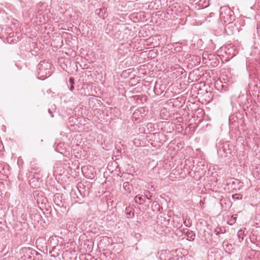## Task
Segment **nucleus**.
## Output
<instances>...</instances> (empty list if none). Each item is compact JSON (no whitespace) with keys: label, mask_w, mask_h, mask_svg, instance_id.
<instances>
[{"label":"nucleus","mask_w":260,"mask_h":260,"mask_svg":"<svg viewBox=\"0 0 260 260\" xmlns=\"http://www.w3.org/2000/svg\"><path fill=\"white\" fill-rule=\"evenodd\" d=\"M234 150V147L229 142L219 143L217 146L218 155L220 157H226L231 154Z\"/></svg>","instance_id":"nucleus-1"},{"label":"nucleus","mask_w":260,"mask_h":260,"mask_svg":"<svg viewBox=\"0 0 260 260\" xmlns=\"http://www.w3.org/2000/svg\"><path fill=\"white\" fill-rule=\"evenodd\" d=\"M51 72V64L48 62L41 61L38 66L39 78L44 80L49 77Z\"/></svg>","instance_id":"nucleus-2"},{"label":"nucleus","mask_w":260,"mask_h":260,"mask_svg":"<svg viewBox=\"0 0 260 260\" xmlns=\"http://www.w3.org/2000/svg\"><path fill=\"white\" fill-rule=\"evenodd\" d=\"M219 17L224 22L230 24L234 20V13L229 7H221L219 11Z\"/></svg>","instance_id":"nucleus-3"},{"label":"nucleus","mask_w":260,"mask_h":260,"mask_svg":"<svg viewBox=\"0 0 260 260\" xmlns=\"http://www.w3.org/2000/svg\"><path fill=\"white\" fill-rule=\"evenodd\" d=\"M148 109L145 107H141L136 109L132 115V120L134 122L139 123L145 120L148 115Z\"/></svg>","instance_id":"nucleus-4"},{"label":"nucleus","mask_w":260,"mask_h":260,"mask_svg":"<svg viewBox=\"0 0 260 260\" xmlns=\"http://www.w3.org/2000/svg\"><path fill=\"white\" fill-rule=\"evenodd\" d=\"M218 53H220V55L222 56L224 55L226 56V58L228 60L230 58H232L236 55L235 49L234 48V46L231 44H228L222 46L218 51Z\"/></svg>","instance_id":"nucleus-5"},{"label":"nucleus","mask_w":260,"mask_h":260,"mask_svg":"<svg viewBox=\"0 0 260 260\" xmlns=\"http://www.w3.org/2000/svg\"><path fill=\"white\" fill-rule=\"evenodd\" d=\"M157 256L160 260H176V258L167 250L158 252Z\"/></svg>","instance_id":"nucleus-6"},{"label":"nucleus","mask_w":260,"mask_h":260,"mask_svg":"<svg viewBox=\"0 0 260 260\" xmlns=\"http://www.w3.org/2000/svg\"><path fill=\"white\" fill-rule=\"evenodd\" d=\"M169 224V221L166 220L165 217H160L158 218L157 221V228L159 229L158 232H165Z\"/></svg>","instance_id":"nucleus-7"},{"label":"nucleus","mask_w":260,"mask_h":260,"mask_svg":"<svg viewBox=\"0 0 260 260\" xmlns=\"http://www.w3.org/2000/svg\"><path fill=\"white\" fill-rule=\"evenodd\" d=\"M59 237L57 236L51 237L49 238L48 240V246L50 247L52 249L51 250L49 251V253H51L53 251L55 248L56 246L58 245V238Z\"/></svg>","instance_id":"nucleus-8"},{"label":"nucleus","mask_w":260,"mask_h":260,"mask_svg":"<svg viewBox=\"0 0 260 260\" xmlns=\"http://www.w3.org/2000/svg\"><path fill=\"white\" fill-rule=\"evenodd\" d=\"M245 231V228L241 229L239 230L237 233V236L240 242L243 240L244 236L246 235Z\"/></svg>","instance_id":"nucleus-9"},{"label":"nucleus","mask_w":260,"mask_h":260,"mask_svg":"<svg viewBox=\"0 0 260 260\" xmlns=\"http://www.w3.org/2000/svg\"><path fill=\"white\" fill-rule=\"evenodd\" d=\"M135 201L136 203L139 205H142L146 202L145 197L143 195H137L135 198Z\"/></svg>","instance_id":"nucleus-10"},{"label":"nucleus","mask_w":260,"mask_h":260,"mask_svg":"<svg viewBox=\"0 0 260 260\" xmlns=\"http://www.w3.org/2000/svg\"><path fill=\"white\" fill-rule=\"evenodd\" d=\"M222 247L225 251H230L233 249V246L231 244L228 243L227 241H224L222 243Z\"/></svg>","instance_id":"nucleus-11"},{"label":"nucleus","mask_w":260,"mask_h":260,"mask_svg":"<svg viewBox=\"0 0 260 260\" xmlns=\"http://www.w3.org/2000/svg\"><path fill=\"white\" fill-rule=\"evenodd\" d=\"M37 7L38 8V13L40 15H41L43 14V10L41 9V8H44L45 9H46L47 7V4L46 3H40L38 4Z\"/></svg>","instance_id":"nucleus-12"},{"label":"nucleus","mask_w":260,"mask_h":260,"mask_svg":"<svg viewBox=\"0 0 260 260\" xmlns=\"http://www.w3.org/2000/svg\"><path fill=\"white\" fill-rule=\"evenodd\" d=\"M225 232V230L224 228L217 227L214 231V233L216 235H218L220 234H223Z\"/></svg>","instance_id":"nucleus-13"},{"label":"nucleus","mask_w":260,"mask_h":260,"mask_svg":"<svg viewBox=\"0 0 260 260\" xmlns=\"http://www.w3.org/2000/svg\"><path fill=\"white\" fill-rule=\"evenodd\" d=\"M131 186L132 185H130L128 182H125L123 183V188L128 192H131Z\"/></svg>","instance_id":"nucleus-14"},{"label":"nucleus","mask_w":260,"mask_h":260,"mask_svg":"<svg viewBox=\"0 0 260 260\" xmlns=\"http://www.w3.org/2000/svg\"><path fill=\"white\" fill-rule=\"evenodd\" d=\"M213 57V55L212 54H209L208 53H203V61L204 62V63H207L206 59L207 58H209V59H211V58Z\"/></svg>","instance_id":"nucleus-15"},{"label":"nucleus","mask_w":260,"mask_h":260,"mask_svg":"<svg viewBox=\"0 0 260 260\" xmlns=\"http://www.w3.org/2000/svg\"><path fill=\"white\" fill-rule=\"evenodd\" d=\"M186 236L187 238H189L190 240H193L196 237V235L192 231H187L186 232Z\"/></svg>","instance_id":"nucleus-16"},{"label":"nucleus","mask_w":260,"mask_h":260,"mask_svg":"<svg viewBox=\"0 0 260 260\" xmlns=\"http://www.w3.org/2000/svg\"><path fill=\"white\" fill-rule=\"evenodd\" d=\"M143 196L145 197V200L147 199L148 200L150 201V202H151L152 200L151 198L152 197V196L150 195V192L149 191L145 190L144 191V195Z\"/></svg>","instance_id":"nucleus-17"},{"label":"nucleus","mask_w":260,"mask_h":260,"mask_svg":"<svg viewBox=\"0 0 260 260\" xmlns=\"http://www.w3.org/2000/svg\"><path fill=\"white\" fill-rule=\"evenodd\" d=\"M125 214L126 215L127 218H132L134 215V213L131 212V211L129 210V208H126Z\"/></svg>","instance_id":"nucleus-18"},{"label":"nucleus","mask_w":260,"mask_h":260,"mask_svg":"<svg viewBox=\"0 0 260 260\" xmlns=\"http://www.w3.org/2000/svg\"><path fill=\"white\" fill-rule=\"evenodd\" d=\"M236 221V217L232 216L231 218L228 221V223L230 225H233Z\"/></svg>","instance_id":"nucleus-19"},{"label":"nucleus","mask_w":260,"mask_h":260,"mask_svg":"<svg viewBox=\"0 0 260 260\" xmlns=\"http://www.w3.org/2000/svg\"><path fill=\"white\" fill-rule=\"evenodd\" d=\"M69 83L71 85L70 90L72 91L74 89V79L72 77L70 78Z\"/></svg>","instance_id":"nucleus-20"},{"label":"nucleus","mask_w":260,"mask_h":260,"mask_svg":"<svg viewBox=\"0 0 260 260\" xmlns=\"http://www.w3.org/2000/svg\"><path fill=\"white\" fill-rule=\"evenodd\" d=\"M173 222H174L173 226L174 228L178 229L182 226V224L181 222L177 221V222L176 223L175 220L174 219H173Z\"/></svg>","instance_id":"nucleus-21"},{"label":"nucleus","mask_w":260,"mask_h":260,"mask_svg":"<svg viewBox=\"0 0 260 260\" xmlns=\"http://www.w3.org/2000/svg\"><path fill=\"white\" fill-rule=\"evenodd\" d=\"M232 198L234 200H239L242 199V196H241V194H235L232 196Z\"/></svg>","instance_id":"nucleus-22"},{"label":"nucleus","mask_w":260,"mask_h":260,"mask_svg":"<svg viewBox=\"0 0 260 260\" xmlns=\"http://www.w3.org/2000/svg\"><path fill=\"white\" fill-rule=\"evenodd\" d=\"M183 222L184 225L187 227H190L191 226V223L190 222L189 220H187L186 218L185 220H184Z\"/></svg>","instance_id":"nucleus-23"},{"label":"nucleus","mask_w":260,"mask_h":260,"mask_svg":"<svg viewBox=\"0 0 260 260\" xmlns=\"http://www.w3.org/2000/svg\"><path fill=\"white\" fill-rule=\"evenodd\" d=\"M29 250H31L30 253L32 255H40V254L38 252L36 251L35 250H34L32 249H29Z\"/></svg>","instance_id":"nucleus-24"},{"label":"nucleus","mask_w":260,"mask_h":260,"mask_svg":"<svg viewBox=\"0 0 260 260\" xmlns=\"http://www.w3.org/2000/svg\"><path fill=\"white\" fill-rule=\"evenodd\" d=\"M34 181H35L34 179H32L29 181V184H30V186L31 187H37L38 185L37 184H34V185H33Z\"/></svg>","instance_id":"nucleus-25"},{"label":"nucleus","mask_w":260,"mask_h":260,"mask_svg":"<svg viewBox=\"0 0 260 260\" xmlns=\"http://www.w3.org/2000/svg\"><path fill=\"white\" fill-rule=\"evenodd\" d=\"M48 112H49V113H50L51 116L52 117H53V115L52 114V112L50 111V109H48Z\"/></svg>","instance_id":"nucleus-26"},{"label":"nucleus","mask_w":260,"mask_h":260,"mask_svg":"<svg viewBox=\"0 0 260 260\" xmlns=\"http://www.w3.org/2000/svg\"><path fill=\"white\" fill-rule=\"evenodd\" d=\"M229 183H230H230H232V184L233 185V184H234L235 183V181H232V183L230 182Z\"/></svg>","instance_id":"nucleus-27"},{"label":"nucleus","mask_w":260,"mask_h":260,"mask_svg":"<svg viewBox=\"0 0 260 260\" xmlns=\"http://www.w3.org/2000/svg\"><path fill=\"white\" fill-rule=\"evenodd\" d=\"M190 167L193 168V167H194V166L192 165H191V166H189V169H190Z\"/></svg>","instance_id":"nucleus-28"},{"label":"nucleus","mask_w":260,"mask_h":260,"mask_svg":"<svg viewBox=\"0 0 260 260\" xmlns=\"http://www.w3.org/2000/svg\"><path fill=\"white\" fill-rule=\"evenodd\" d=\"M203 202L202 201H200V204H203Z\"/></svg>","instance_id":"nucleus-29"},{"label":"nucleus","mask_w":260,"mask_h":260,"mask_svg":"<svg viewBox=\"0 0 260 260\" xmlns=\"http://www.w3.org/2000/svg\"><path fill=\"white\" fill-rule=\"evenodd\" d=\"M188 161H189V160H188ZM187 160H186V161H185V163H186V162H187Z\"/></svg>","instance_id":"nucleus-30"},{"label":"nucleus","mask_w":260,"mask_h":260,"mask_svg":"<svg viewBox=\"0 0 260 260\" xmlns=\"http://www.w3.org/2000/svg\"><path fill=\"white\" fill-rule=\"evenodd\" d=\"M156 87L155 86V87H154V90H155V89H156Z\"/></svg>","instance_id":"nucleus-31"}]
</instances>
